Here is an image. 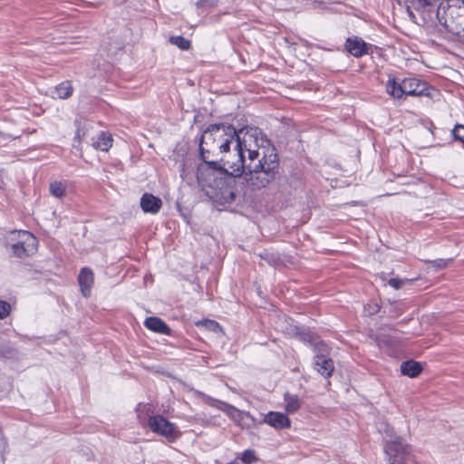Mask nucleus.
I'll return each mask as SVG.
<instances>
[{
  "label": "nucleus",
  "mask_w": 464,
  "mask_h": 464,
  "mask_svg": "<svg viewBox=\"0 0 464 464\" xmlns=\"http://www.w3.org/2000/svg\"><path fill=\"white\" fill-rule=\"evenodd\" d=\"M162 207L160 198L150 193H144L140 198V208L145 213L156 214Z\"/></svg>",
  "instance_id": "nucleus-15"
},
{
  "label": "nucleus",
  "mask_w": 464,
  "mask_h": 464,
  "mask_svg": "<svg viewBox=\"0 0 464 464\" xmlns=\"http://www.w3.org/2000/svg\"><path fill=\"white\" fill-rule=\"evenodd\" d=\"M298 332L297 334H299L300 336V339L304 342H308V343H312L314 341V337L313 335L309 333V332H305V331H299V329L297 328L296 329Z\"/></svg>",
  "instance_id": "nucleus-32"
},
{
  "label": "nucleus",
  "mask_w": 464,
  "mask_h": 464,
  "mask_svg": "<svg viewBox=\"0 0 464 464\" xmlns=\"http://www.w3.org/2000/svg\"><path fill=\"white\" fill-rule=\"evenodd\" d=\"M413 282V279H399V278H391L388 281L389 285L393 287L394 289H400L405 284H411Z\"/></svg>",
  "instance_id": "nucleus-27"
},
{
  "label": "nucleus",
  "mask_w": 464,
  "mask_h": 464,
  "mask_svg": "<svg viewBox=\"0 0 464 464\" xmlns=\"http://www.w3.org/2000/svg\"><path fill=\"white\" fill-rule=\"evenodd\" d=\"M440 13L437 27L441 28L439 30L464 36V0H449L446 5H440Z\"/></svg>",
  "instance_id": "nucleus-3"
},
{
  "label": "nucleus",
  "mask_w": 464,
  "mask_h": 464,
  "mask_svg": "<svg viewBox=\"0 0 464 464\" xmlns=\"http://www.w3.org/2000/svg\"><path fill=\"white\" fill-rule=\"evenodd\" d=\"M144 325L152 332L170 335L171 329L169 325L160 318L156 316H151L146 318L144 322Z\"/></svg>",
  "instance_id": "nucleus-17"
},
{
  "label": "nucleus",
  "mask_w": 464,
  "mask_h": 464,
  "mask_svg": "<svg viewBox=\"0 0 464 464\" xmlns=\"http://www.w3.org/2000/svg\"><path fill=\"white\" fill-rule=\"evenodd\" d=\"M259 149H262V147H258L254 140H248L246 146H242V156L245 157V151H247L248 153V164H255L261 158L262 153L260 152Z\"/></svg>",
  "instance_id": "nucleus-18"
},
{
  "label": "nucleus",
  "mask_w": 464,
  "mask_h": 464,
  "mask_svg": "<svg viewBox=\"0 0 464 464\" xmlns=\"http://www.w3.org/2000/svg\"><path fill=\"white\" fill-rule=\"evenodd\" d=\"M285 411L287 413H294L300 409V400L296 395L285 394Z\"/></svg>",
  "instance_id": "nucleus-22"
},
{
  "label": "nucleus",
  "mask_w": 464,
  "mask_h": 464,
  "mask_svg": "<svg viewBox=\"0 0 464 464\" xmlns=\"http://www.w3.org/2000/svg\"><path fill=\"white\" fill-rule=\"evenodd\" d=\"M12 234L18 237L17 241L11 245L14 256L17 257L29 256L36 251L37 239L33 234L28 231L13 232Z\"/></svg>",
  "instance_id": "nucleus-10"
},
{
  "label": "nucleus",
  "mask_w": 464,
  "mask_h": 464,
  "mask_svg": "<svg viewBox=\"0 0 464 464\" xmlns=\"http://www.w3.org/2000/svg\"><path fill=\"white\" fill-rule=\"evenodd\" d=\"M148 426L154 433L165 437L169 442H173L180 437L178 427L162 415L150 416L148 420Z\"/></svg>",
  "instance_id": "nucleus-9"
},
{
  "label": "nucleus",
  "mask_w": 464,
  "mask_h": 464,
  "mask_svg": "<svg viewBox=\"0 0 464 464\" xmlns=\"http://www.w3.org/2000/svg\"><path fill=\"white\" fill-rule=\"evenodd\" d=\"M386 91L396 99H401L403 96L430 95L427 82L414 77L389 78L386 83Z\"/></svg>",
  "instance_id": "nucleus-5"
},
{
  "label": "nucleus",
  "mask_w": 464,
  "mask_h": 464,
  "mask_svg": "<svg viewBox=\"0 0 464 464\" xmlns=\"http://www.w3.org/2000/svg\"><path fill=\"white\" fill-rule=\"evenodd\" d=\"M199 153L203 160V163L198 165L200 179L204 178L206 171H216L219 176L223 177L229 175L231 169H229L227 164H225V161L228 160L227 159L222 158L223 165H221L218 160L211 159V156L213 157L212 151L206 150L204 145H199Z\"/></svg>",
  "instance_id": "nucleus-8"
},
{
  "label": "nucleus",
  "mask_w": 464,
  "mask_h": 464,
  "mask_svg": "<svg viewBox=\"0 0 464 464\" xmlns=\"http://www.w3.org/2000/svg\"><path fill=\"white\" fill-rule=\"evenodd\" d=\"M235 178L230 171L229 175L219 179L217 181V186L210 187V188L215 190L211 197L220 204L232 203L236 198V192L232 186V183L235 182Z\"/></svg>",
  "instance_id": "nucleus-11"
},
{
  "label": "nucleus",
  "mask_w": 464,
  "mask_h": 464,
  "mask_svg": "<svg viewBox=\"0 0 464 464\" xmlns=\"http://www.w3.org/2000/svg\"><path fill=\"white\" fill-rule=\"evenodd\" d=\"M78 282L82 295L88 297L91 295V289L93 284L92 271L90 268L83 267L79 274Z\"/></svg>",
  "instance_id": "nucleus-16"
},
{
  "label": "nucleus",
  "mask_w": 464,
  "mask_h": 464,
  "mask_svg": "<svg viewBox=\"0 0 464 464\" xmlns=\"http://www.w3.org/2000/svg\"><path fill=\"white\" fill-rule=\"evenodd\" d=\"M11 311V305L5 301L0 300V320L7 317Z\"/></svg>",
  "instance_id": "nucleus-28"
},
{
  "label": "nucleus",
  "mask_w": 464,
  "mask_h": 464,
  "mask_svg": "<svg viewBox=\"0 0 464 464\" xmlns=\"http://www.w3.org/2000/svg\"><path fill=\"white\" fill-rule=\"evenodd\" d=\"M452 134L455 140L461 141L464 143V126L463 125H456L452 130Z\"/></svg>",
  "instance_id": "nucleus-30"
},
{
  "label": "nucleus",
  "mask_w": 464,
  "mask_h": 464,
  "mask_svg": "<svg viewBox=\"0 0 464 464\" xmlns=\"http://www.w3.org/2000/svg\"><path fill=\"white\" fill-rule=\"evenodd\" d=\"M438 0H410L407 6L408 14L412 22L421 26L437 27L440 14Z\"/></svg>",
  "instance_id": "nucleus-4"
},
{
  "label": "nucleus",
  "mask_w": 464,
  "mask_h": 464,
  "mask_svg": "<svg viewBox=\"0 0 464 464\" xmlns=\"http://www.w3.org/2000/svg\"><path fill=\"white\" fill-rule=\"evenodd\" d=\"M264 421L277 430L287 429L291 426L290 419L285 414L278 411L268 412L265 416Z\"/></svg>",
  "instance_id": "nucleus-13"
},
{
  "label": "nucleus",
  "mask_w": 464,
  "mask_h": 464,
  "mask_svg": "<svg viewBox=\"0 0 464 464\" xmlns=\"http://www.w3.org/2000/svg\"><path fill=\"white\" fill-rule=\"evenodd\" d=\"M246 143L254 140L258 146L269 143V140L256 127H242L237 129L232 124L218 123L209 125L202 133L199 145H204L206 150H211L214 156L217 151L225 153L229 151L230 144L235 142V153L238 159L237 143Z\"/></svg>",
  "instance_id": "nucleus-2"
},
{
  "label": "nucleus",
  "mask_w": 464,
  "mask_h": 464,
  "mask_svg": "<svg viewBox=\"0 0 464 464\" xmlns=\"http://www.w3.org/2000/svg\"><path fill=\"white\" fill-rule=\"evenodd\" d=\"M450 259H436L432 261H428L430 265V267H434L435 269H442L445 268L450 263Z\"/></svg>",
  "instance_id": "nucleus-29"
},
{
  "label": "nucleus",
  "mask_w": 464,
  "mask_h": 464,
  "mask_svg": "<svg viewBox=\"0 0 464 464\" xmlns=\"http://www.w3.org/2000/svg\"><path fill=\"white\" fill-rule=\"evenodd\" d=\"M314 352L316 353L314 358V369L324 378L332 376L334 370V362L328 358V346L324 343H317L314 345Z\"/></svg>",
  "instance_id": "nucleus-12"
},
{
  "label": "nucleus",
  "mask_w": 464,
  "mask_h": 464,
  "mask_svg": "<svg viewBox=\"0 0 464 464\" xmlns=\"http://www.w3.org/2000/svg\"><path fill=\"white\" fill-rule=\"evenodd\" d=\"M170 43L181 50H188L190 47V42L183 36H171Z\"/></svg>",
  "instance_id": "nucleus-25"
},
{
  "label": "nucleus",
  "mask_w": 464,
  "mask_h": 464,
  "mask_svg": "<svg viewBox=\"0 0 464 464\" xmlns=\"http://www.w3.org/2000/svg\"><path fill=\"white\" fill-rule=\"evenodd\" d=\"M85 135V132L82 133V130L80 128L77 129L76 135L74 137V140H81L82 137Z\"/></svg>",
  "instance_id": "nucleus-34"
},
{
  "label": "nucleus",
  "mask_w": 464,
  "mask_h": 464,
  "mask_svg": "<svg viewBox=\"0 0 464 464\" xmlns=\"http://www.w3.org/2000/svg\"><path fill=\"white\" fill-rule=\"evenodd\" d=\"M238 459L243 462V464H251L258 460L254 450H246Z\"/></svg>",
  "instance_id": "nucleus-26"
},
{
  "label": "nucleus",
  "mask_w": 464,
  "mask_h": 464,
  "mask_svg": "<svg viewBox=\"0 0 464 464\" xmlns=\"http://www.w3.org/2000/svg\"><path fill=\"white\" fill-rule=\"evenodd\" d=\"M72 92L73 88L69 81L63 82L55 88V93L60 99L69 98L72 94Z\"/></svg>",
  "instance_id": "nucleus-24"
},
{
  "label": "nucleus",
  "mask_w": 464,
  "mask_h": 464,
  "mask_svg": "<svg viewBox=\"0 0 464 464\" xmlns=\"http://www.w3.org/2000/svg\"><path fill=\"white\" fill-rule=\"evenodd\" d=\"M15 354H16V351L12 348H8L6 350V352L3 353V355L6 358L14 357Z\"/></svg>",
  "instance_id": "nucleus-33"
},
{
  "label": "nucleus",
  "mask_w": 464,
  "mask_h": 464,
  "mask_svg": "<svg viewBox=\"0 0 464 464\" xmlns=\"http://www.w3.org/2000/svg\"><path fill=\"white\" fill-rule=\"evenodd\" d=\"M384 451L389 459V464H416L411 447L399 437L388 440Z\"/></svg>",
  "instance_id": "nucleus-7"
},
{
  "label": "nucleus",
  "mask_w": 464,
  "mask_h": 464,
  "mask_svg": "<svg viewBox=\"0 0 464 464\" xmlns=\"http://www.w3.org/2000/svg\"><path fill=\"white\" fill-rule=\"evenodd\" d=\"M196 393L205 403L226 412L227 416L237 422L241 428L250 429L255 426L256 420L249 412L237 410L236 407L222 401L214 399L201 392H197Z\"/></svg>",
  "instance_id": "nucleus-6"
},
{
  "label": "nucleus",
  "mask_w": 464,
  "mask_h": 464,
  "mask_svg": "<svg viewBox=\"0 0 464 464\" xmlns=\"http://www.w3.org/2000/svg\"><path fill=\"white\" fill-rule=\"evenodd\" d=\"M112 138L111 135L101 132L97 140L93 143L95 149L101 150L102 151H108L109 149L112 146Z\"/></svg>",
  "instance_id": "nucleus-21"
},
{
  "label": "nucleus",
  "mask_w": 464,
  "mask_h": 464,
  "mask_svg": "<svg viewBox=\"0 0 464 464\" xmlns=\"http://www.w3.org/2000/svg\"><path fill=\"white\" fill-rule=\"evenodd\" d=\"M218 0H198L196 3L197 8H210L218 4Z\"/></svg>",
  "instance_id": "nucleus-31"
},
{
  "label": "nucleus",
  "mask_w": 464,
  "mask_h": 464,
  "mask_svg": "<svg viewBox=\"0 0 464 464\" xmlns=\"http://www.w3.org/2000/svg\"><path fill=\"white\" fill-rule=\"evenodd\" d=\"M345 48L354 57H361L368 51L367 44L358 36L347 38Z\"/></svg>",
  "instance_id": "nucleus-14"
},
{
  "label": "nucleus",
  "mask_w": 464,
  "mask_h": 464,
  "mask_svg": "<svg viewBox=\"0 0 464 464\" xmlns=\"http://www.w3.org/2000/svg\"><path fill=\"white\" fill-rule=\"evenodd\" d=\"M50 194L57 198L66 196V185L63 181H53L49 187Z\"/></svg>",
  "instance_id": "nucleus-23"
},
{
  "label": "nucleus",
  "mask_w": 464,
  "mask_h": 464,
  "mask_svg": "<svg viewBox=\"0 0 464 464\" xmlns=\"http://www.w3.org/2000/svg\"><path fill=\"white\" fill-rule=\"evenodd\" d=\"M238 141V159L235 161L227 160L234 177H242L246 186L252 191L266 188L279 176V158L276 150L271 142L262 147V156L255 164H246L242 156V146H246V140Z\"/></svg>",
  "instance_id": "nucleus-1"
},
{
  "label": "nucleus",
  "mask_w": 464,
  "mask_h": 464,
  "mask_svg": "<svg viewBox=\"0 0 464 464\" xmlns=\"http://www.w3.org/2000/svg\"><path fill=\"white\" fill-rule=\"evenodd\" d=\"M223 176H219L216 171H206L204 178L200 179L198 168L197 169V179L202 187L217 186V181Z\"/></svg>",
  "instance_id": "nucleus-20"
},
{
  "label": "nucleus",
  "mask_w": 464,
  "mask_h": 464,
  "mask_svg": "<svg viewBox=\"0 0 464 464\" xmlns=\"http://www.w3.org/2000/svg\"><path fill=\"white\" fill-rule=\"evenodd\" d=\"M422 371V367L420 362L413 360L403 362L401 364V372L403 375L411 378L417 377Z\"/></svg>",
  "instance_id": "nucleus-19"
}]
</instances>
